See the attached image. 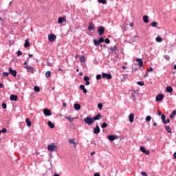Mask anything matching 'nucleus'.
<instances>
[{"label":"nucleus","mask_w":176,"mask_h":176,"mask_svg":"<svg viewBox=\"0 0 176 176\" xmlns=\"http://www.w3.org/2000/svg\"><path fill=\"white\" fill-rule=\"evenodd\" d=\"M137 85H138V86H144V85H145V82H144V81H138V82H137Z\"/></svg>","instance_id":"58836bf2"},{"label":"nucleus","mask_w":176,"mask_h":176,"mask_svg":"<svg viewBox=\"0 0 176 176\" xmlns=\"http://www.w3.org/2000/svg\"><path fill=\"white\" fill-rule=\"evenodd\" d=\"M101 129H100V126L96 125V127L94 129V134H100Z\"/></svg>","instance_id":"4468645a"},{"label":"nucleus","mask_w":176,"mask_h":176,"mask_svg":"<svg viewBox=\"0 0 176 176\" xmlns=\"http://www.w3.org/2000/svg\"><path fill=\"white\" fill-rule=\"evenodd\" d=\"M51 76H52V72H50V71L46 72L45 78H50Z\"/></svg>","instance_id":"72a5a7b5"},{"label":"nucleus","mask_w":176,"mask_h":176,"mask_svg":"<svg viewBox=\"0 0 176 176\" xmlns=\"http://www.w3.org/2000/svg\"><path fill=\"white\" fill-rule=\"evenodd\" d=\"M25 122H26L28 127H31L32 123L31 122V120H30V118H26Z\"/></svg>","instance_id":"a878e982"},{"label":"nucleus","mask_w":176,"mask_h":176,"mask_svg":"<svg viewBox=\"0 0 176 176\" xmlns=\"http://www.w3.org/2000/svg\"><path fill=\"white\" fill-rule=\"evenodd\" d=\"M84 80H85V82H87V81L90 80V78L87 76H85L84 77Z\"/></svg>","instance_id":"864d4df0"},{"label":"nucleus","mask_w":176,"mask_h":176,"mask_svg":"<svg viewBox=\"0 0 176 176\" xmlns=\"http://www.w3.org/2000/svg\"><path fill=\"white\" fill-rule=\"evenodd\" d=\"M93 42H94V45L95 46H100V45L101 44V43H100V41H99L98 40H97V39H94V40H93Z\"/></svg>","instance_id":"cd10ccee"},{"label":"nucleus","mask_w":176,"mask_h":176,"mask_svg":"<svg viewBox=\"0 0 176 176\" xmlns=\"http://www.w3.org/2000/svg\"><path fill=\"white\" fill-rule=\"evenodd\" d=\"M101 118V113H98L96 116H94V118H91L90 116L86 117L85 118H84V122L86 124H88V126H91V124L94 123V121L100 120Z\"/></svg>","instance_id":"f257e3e1"},{"label":"nucleus","mask_w":176,"mask_h":176,"mask_svg":"<svg viewBox=\"0 0 176 176\" xmlns=\"http://www.w3.org/2000/svg\"><path fill=\"white\" fill-rule=\"evenodd\" d=\"M141 175L142 176H148V175H146V173L145 172H144V171L141 172Z\"/></svg>","instance_id":"680f3d73"},{"label":"nucleus","mask_w":176,"mask_h":176,"mask_svg":"<svg viewBox=\"0 0 176 176\" xmlns=\"http://www.w3.org/2000/svg\"><path fill=\"white\" fill-rule=\"evenodd\" d=\"M173 87H171V86H168L166 88V93H173Z\"/></svg>","instance_id":"393cba45"},{"label":"nucleus","mask_w":176,"mask_h":176,"mask_svg":"<svg viewBox=\"0 0 176 176\" xmlns=\"http://www.w3.org/2000/svg\"><path fill=\"white\" fill-rule=\"evenodd\" d=\"M138 90H133V93L131 94V98L135 102L137 101V96L138 95Z\"/></svg>","instance_id":"0eeeda50"},{"label":"nucleus","mask_w":176,"mask_h":176,"mask_svg":"<svg viewBox=\"0 0 176 176\" xmlns=\"http://www.w3.org/2000/svg\"><path fill=\"white\" fill-rule=\"evenodd\" d=\"M66 21V19L64 16H60L58 19V24H63L64 22Z\"/></svg>","instance_id":"a211bd4d"},{"label":"nucleus","mask_w":176,"mask_h":176,"mask_svg":"<svg viewBox=\"0 0 176 176\" xmlns=\"http://www.w3.org/2000/svg\"><path fill=\"white\" fill-rule=\"evenodd\" d=\"M104 42H105L107 45H109V43H111V40H109V38H104Z\"/></svg>","instance_id":"de8ad7c7"},{"label":"nucleus","mask_w":176,"mask_h":176,"mask_svg":"<svg viewBox=\"0 0 176 176\" xmlns=\"http://www.w3.org/2000/svg\"><path fill=\"white\" fill-rule=\"evenodd\" d=\"M102 107H103L102 103L98 104V109H100V110L102 109Z\"/></svg>","instance_id":"5fc2aeb1"},{"label":"nucleus","mask_w":176,"mask_h":176,"mask_svg":"<svg viewBox=\"0 0 176 176\" xmlns=\"http://www.w3.org/2000/svg\"><path fill=\"white\" fill-rule=\"evenodd\" d=\"M107 138L109 141L113 142L115 141V140H118V138H119V136L116 135H109L107 136Z\"/></svg>","instance_id":"1a4fd4ad"},{"label":"nucleus","mask_w":176,"mask_h":176,"mask_svg":"<svg viewBox=\"0 0 176 176\" xmlns=\"http://www.w3.org/2000/svg\"><path fill=\"white\" fill-rule=\"evenodd\" d=\"M94 176H101V175H100V173H94Z\"/></svg>","instance_id":"338daca9"},{"label":"nucleus","mask_w":176,"mask_h":176,"mask_svg":"<svg viewBox=\"0 0 176 176\" xmlns=\"http://www.w3.org/2000/svg\"><path fill=\"white\" fill-rule=\"evenodd\" d=\"M151 27L156 28V27H157V22L153 21V22L151 23Z\"/></svg>","instance_id":"e433bc0d"},{"label":"nucleus","mask_w":176,"mask_h":176,"mask_svg":"<svg viewBox=\"0 0 176 176\" xmlns=\"http://www.w3.org/2000/svg\"><path fill=\"white\" fill-rule=\"evenodd\" d=\"M164 98V95L163 94H159L158 95H157L155 98V101L159 102L160 101H163Z\"/></svg>","instance_id":"6e6552de"},{"label":"nucleus","mask_w":176,"mask_h":176,"mask_svg":"<svg viewBox=\"0 0 176 176\" xmlns=\"http://www.w3.org/2000/svg\"><path fill=\"white\" fill-rule=\"evenodd\" d=\"M143 153H144L145 155H149V153H151V151L146 149V150H144V152Z\"/></svg>","instance_id":"4d7b16f0"},{"label":"nucleus","mask_w":176,"mask_h":176,"mask_svg":"<svg viewBox=\"0 0 176 176\" xmlns=\"http://www.w3.org/2000/svg\"><path fill=\"white\" fill-rule=\"evenodd\" d=\"M102 78L103 79H107V80H111L112 79V74L110 73H102Z\"/></svg>","instance_id":"20e7f679"},{"label":"nucleus","mask_w":176,"mask_h":176,"mask_svg":"<svg viewBox=\"0 0 176 176\" xmlns=\"http://www.w3.org/2000/svg\"><path fill=\"white\" fill-rule=\"evenodd\" d=\"M108 49L111 50L112 54H116V52L118 51V46L116 45L111 46L108 47Z\"/></svg>","instance_id":"9d476101"},{"label":"nucleus","mask_w":176,"mask_h":176,"mask_svg":"<svg viewBox=\"0 0 176 176\" xmlns=\"http://www.w3.org/2000/svg\"><path fill=\"white\" fill-rule=\"evenodd\" d=\"M135 61L137 62V63H138V65H139V67H143V65H144V61H142V59H141V58H136L135 59Z\"/></svg>","instance_id":"f3484780"},{"label":"nucleus","mask_w":176,"mask_h":176,"mask_svg":"<svg viewBox=\"0 0 176 176\" xmlns=\"http://www.w3.org/2000/svg\"><path fill=\"white\" fill-rule=\"evenodd\" d=\"M149 76V74H148V72L144 75V78L146 79V78H148Z\"/></svg>","instance_id":"052dcab7"},{"label":"nucleus","mask_w":176,"mask_h":176,"mask_svg":"<svg viewBox=\"0 0 176 176\" xmlns=\"http://www.w3.org/2000/svg\"><path fill=\"white\" fill-rule=\"evenodd\" d=\"M65 119H68L69 122H70V123H72V122H74V120H75V119H78V117H75V118H71L70 116H65Z\"/></svg>","instance_id":"5701e85b"},{"label":"nucleus","mask_w":176,"mask_h":176,"mask_svg":"<svg viewBox=\"0 0 176 176\" xmlns=\"http://www.w3.org/2000/svg\"><path fill=\"white\" fill-rule=\"evenodd\" d=\"M143 21L146 24H148V23H149V16H148V15H144L143 16Z\"/></svg>","instance_id":"4be33fe9"},{"label":"nucleus","mask_w":176,"mask_h":176,"mask_svg":"<svg viewBox=\"0 0 176 176\" xmlns=\"http://www.w3.org/2000/svg\"><path fill=\"white\" fill-rule=\"evenodd\" d=\"M163 123L164 124H167V123H170V118H167L166 120H165Z\"/></svg>","instance_id":"6e6d98bb"},{"label":"nucleus","mask_w":176,"mask_h":176,"mask_svg":"<svg viewBox=\"0 0 176 176\" xmlns=\"http://www.w3.org/2000/svg\"><path fill=\"white\" fill-rule=\"evenodd\" d=\"M56 34H53V33H51L48 35V41L49 42H54V41H56Z\"/></svg>","instance_id":"39448f33"},{"label":"nucleus","mask_w":176,"mask_h":176,"mask_svg":"<svg viewBox=\"0 0 176 176\" xmlns=\"http://www.w3.org/2000/svg\"><path fill=\"white\" fill-rule=\"evenodd\" d=\"M47 149L50 152H54V151H57V146L54 143H52L47 146Z\"/></svg>","instance_id":"f03ea898"},{"label":"nucleus","mask_w":176,"mask_h":176,"mask_svg":"<svg viewBox=\"0 0 176 176\" xmlns=\"http://www.w3.org/2000/svg\"><path fill=\"white\" fill-rule=\"evenodd\" d=\"M101 127H102V129H107L108 127V124H107V122H103L101 124Z\"/></svg>","instance_id":"4c0bfd02"},{"label":"nucleus","mask_w":176,"mask_h":176,"mask_svg":"<svg viewBox=\"0 0 176 176\" xmlns=\"http://www.w3.org/2000/svg\"><path fill=\"white\" fill-rule=\"evenodd\" d=\"M173 157H174V159H176V152H175V153H173Z\"/></svg>","instance_id":"774afa93"},{"label":"nucleus","mask_w":176,"mask_h":176,"mask_svg":"<svg viewBox=\"0 0 176 176\" xmlns=\"http://www.w3.org/2000/svg\"><path fill=\"white\" fill-rule=\"evenodd\" d=\"M156 42L160 43V42H163V38H162V37L160 36H157L155 38Z\"/></svg>","instance_id":"c9c22d12"},{"label":"nucleus","mask_w":176,"mask_h":176,"mask_svg":"<svg viewBox=\"0 0 176 176\" xmlns=\"http://www.w3.org/2000/svg\"><path fill=\"white\" fill-rule=\"evenodd\" d=\"M164 58H166L167 61H170V56L164 55Z\"/></svg>","instance_id":"603ef678"},{"label":"nucleus","mask_w":176,"mask_h":176,"mask_svg":"<svg viewBox=\"0 0 176 176\" xmlns=\"http://www.w3.org/2000/svg\"><path fill=\"white\" fill-rule=\"evenodd\" d=\"M0 131H1V133H3V134H5V133H8V129L6 128H3L2 130H1Z\"/></svg>","instance_id":"a18cd8bd"},{"label":"nucleus","mask_w":176,"mask_h":176,"mask_svg":"<svg viewBox=\"0 0 176 176\" xmlns=\"http://www.w3.org/2000/svg\"><path fill=\"white\" fill-rule=\"evenodd\" d=\"M140 68H141V67L138 66V64L135 63L132 66V72H137V71H138Z\"/></svg>","instance_id":"ddd939ff"},{"label":"nucleus","mask_w":176,"mask_h":176,"mask_svg":"<svg viewBox=\"0 0 176 176\" xmlns=\"http://www.w3.org/2000/svg\"><path fill=\"white\" fill-rule=\"evenodd\" d=\"M45 116H52V111L49 109H44L43 111Z\"/></svg>","instance_id":"9b49d317"},{"label":"nucleus","mask_w":176,"mask_h":176,"mask_svg":"<svg viewBox=\"0 0 176 176\" xmlns=\"http://www.w3.org/2000/svg\"><path fill=\"white\" fill-rule=\"evenodd\" d=\"M69 144H74V146H76V145H78V143L75 142L73 139H69Z\"/></svg>","instance_id":"f704fd0d"},{"label":"nucleus","mask_w":176,"mask_h":176,"mask_svg":"<svg viewBox=\"0 0 176 176\" xmlns=\"http://www.w3.org/2000/svg\"><path fill=\"white\" fill-rule=\"evenodd\" d=\"M30 41H28V40L26 39V40L25 41L24 47H30Z\"/></svg>","instance_id":"c85d7f7f"},{"label":"nucleus","mask_w":176,"mask_h":176,"mask_svg":"<svg viewBox=\"0 0 176 176\" xmlns=\"http://www.w3.org/2000/svg\"><path fill=\"white\" fill-rule=\"evenodd\" d=\"M80 63H86V58L85 56H81L80 58Z\"/></svg>","instance_id":"c756f323"},{"label":"nucleus","mask_w":176,"mask_h":176,"mask_svg":"<svg viewBox=\"0 0 176 176\" xmlns=\"http://www.w3.org/2000/svg\"><path fill=\"white\" fill-rule=\"evenodd\" d=\"M161 119H162V122L164 123V122L166 121V115L162 114V115L161 116Z\"/></svg>","instance_id":"a19ab883"},{"label":"nucleus","mask_w":176,"mask_h":176,"mask_svg":"<svg viewBox=\"0 0 176 176\" xmlns=\"http://www.w3.org/2000/svg\"><path fill=\"white\" fill-rule=\"evenodd\" d=\"M138 36H134L132 42H137V39H138Z\"/></svg>","instance_id":"8fccbe9b"},{"label":"nucleus","mask_w":176,"mask_h":176,"mask_svg":"<svg viewBox=\"0 0 176 176\" xmlns=\"http://www.w3.org/2000/svg\"><path fill=\"white\" fill-rule=\"evenodd\" d=\"M146 149V148H145V147L143 146H140V151H141L142 152V153H144V152H145Z\"/></svg>","instance_id":"09e8293b"},{"label":"nucleus","mask_w":176,"mask_h":176,"mask_svg":"<svg viewBox=\"0 0 176 176\" xmlns=\"http://www.w3.org/2000/svg\"><path fill=\"white\" fill-rule=\"evenodd\" d=\"M157 115H158V116H162V115H163V114L162 113L161 111H158Z\"/></svg>","instance_id":"0e129e2a"},{"label":"nucleus","mask_w":176,"mask_h":176,"mask_svg":"<svg viewBox=\"0 0 176 176\" xmlns=\"http://www.w3.org/2000/svg\"><path fill=\"white\" fill-rule=\"evenodd\" d=\"M101 78H102V76H101V74H97L96 75V80H100L101 79Z\"/></svg>","instance_id":"3c124183"},{"label":"nucleus","mask_w":176,"mask_h":176,"mask_svg":"<svg viewBox=\"0 0 176 176\" xmlns=\"http://www.w3.org/2000/svg\"><path fill=\"white\" fill-rule=\"evenodd\" d=\"M172 114H173V116H175L176 115V110H173L172 111Z\"/></svg>","instance_id":"69168bd1"},{"label":"nucleus","mask_w":176,"mask_h":176,"mask_svg":"<svg viewBox=\"0 0 176 176\" xmlns=\"http://www.w3.org/2000/svg\"><path fill=\"white\" fill-rule=\"evenodd\" d=\"M10 73L8 72H3V78H6V76H9Z\"/></svg>","instance_id":"c03bdc74"},{"label":"nucleus","mask_w":176,"mask_h":176,"mask_svg":"<svg viewBox=\"0 0 176 176\" xmlns=\"http://www.w3.org/2000/svg\"><path fill=\"white\" fill-rule=\"evenodd\" d=\"M5 87V85H3L2 82H0V89H3Z\"/></svg>","instance_id":"bf43d9fd"},{"label":"nucleus","mask_w":176,"mask_h":176,"mask_svg":"<svg viewBox=\"0 0 176 176\" xmlns=\"http://www.w3.org/2000/svg\"><path fill=\"white\" fill-rule=\"evenodd\" d=\"M129 120L130 123H133L134 122V113H131L129 116Z\"/></svg>","instance_id":"aec40b11"},{"label":"nucleus","mask_w":176,"mask_h":176,"mask_svg":"<svg viewBox=\"0 0 176 176\" xmlns=\"http://www.w3.org/2000/svg\"><path fill=\"white\" fill-rule=\"evenodd\" d=\"M89 85H90V81H85V86H89Z\"/></svg>","instance_id":"e2e57ef3"},{"label":"nucleus","mask_w":176,"mask_h":176,"mask_svg":"<svg viewBox=\"0 0 176 176\" xmlns=\"http://www.w3.org/2000/svg\"><path fill=\"white\" fill-rule=\"evenodd\" d=\"M153 72V67H150V68L147 69V72Z\"/></svg>","instance_id":"13d9d810"},{"label":"nucleus","mask_w":176,"mask_h":176,"mask_svg":"<svg viewBox=\"0 0 176 176\" xmlns=\"http://www.w3.org/2000/svg\"><path fill=\"white\" fill-rule=\"evenodd\" d=\"M47 125L49 126L50 129H54V124H53L52 121H47Z\"/></svg>","instance_id":"bb28decb"},{"label":"nucleus","mask_w":176,"mask_h":176,"mask_svg":"<svg viewBox=\"0 0 176 176\" xmlns=\"http://www.w3.org/2000/svg\"><path fill=\"white\" fill-rule=\"evenodd\" d=\"M8 72L9 74L14 76V78H16L17 76V71H16V69H13L12 67H9Z\"/></svg>","instance_id":"423d86ee"},{"label":"nucleus","mask_w":176,"mask_h":176,"mask_svg":"<svg viewBox=\"0 0 176 176\" xmlns=\"http://www.w3.org/2000/svg\"><path fill=\"white\" fill-rule=\"evenodd\" d=\"M122 78H121V81L126 82V79H127V78H129V74H124L122 75Z\"/></svg>","instance_id":"b1692460"},{"label":"nucleus","mask_w":176,"mask_h":176,"mask_svg":"<svg viewBox=\"0 0 176 176\" xmlns=\"http://www.w3.org/2000/svg\"><path fill=\"white\" fill-rule=\"evenodd\" d=\"M105 32V28L104 26H99L98 28V34L99 36H102Z\"/></svg>","instance_id":"7ed1b4c3"},{"label":"nucleus","mask_w":176,"mask_h":176,"mask_svg":"<svg viewBox=\"0 0 176 176\" xmlns=\"http://www.w3.org/2000/svg\"><path fill=\"white\" fill-rule=\"evenodd\" d=\"M104 39H105V38H104V37H100L98 39L99 43H102L104 42Z\"/></svg>","instance_id":"49530a36"},{"label":"nucleus","mask_w":176,"mask_h":176,"mask_svg":"<svg viewBox=\"0 0 176 176\" xmlns=\"http://www.w3.org/2000/svg\"><path fill=\"white\" fill-rule=\"evenodd\" d=\"M10 101H17L19 100V97L17 96V95H10Z\"/></svg>","instance_id":"2eb2a0df"},{"label":"nucleus","mask_w":176,"mask_h":176,"mask_svg":"<svg viewBox=\"0 0 176 176\" xmlns=\"http://www.w3.org/2000/svg\"><path fill=\"white\" fill-rule=\"evenodd\" d=\"M152 117L151 116H147L145 118L146 122H151Z\"/></svg>","instance_id":"ea45409f"},{"label":"nucleus","mask_w":176,"mask_h":176,"mask_svg":"<svg viewBox=\"0 0 176 176\" xmlns=\"http://www.w3.org/2000/svg\"><path fill=\"white\" fill-rule=\"evenodd\" d=\"M74 108L76 111H80V108H82V106L79 103H75Z\"/></svg>","instance_id":"6ab92c4d"},{"label":"nucleus","mask_w":176,"mask_h":176,"mask_svg":"<svg viewBox=\"0 0 176 176\" xmlns=\"http://www.w3.org/2000/svg\"><path fill=\"white\" fill-rule=\"evenodd\" d=\"M98 3H102V5H107V0H98Z\"/></svg>","instance_id":"473e14b6"},{"label":"nucleus","mask_w":176,"mask_h":176,"mask_svg":"<svg viewBox=\"0 0 176 176\" xmlns=\"http://www.w3.org/2000/svg\"><path fill=\"white\" fill-rule=\"evenodd\" d=\"M24 68L27 69L28 72H30L31 74H34V67L32 66L26 65L24 66Z\"/></svg>","instance_id":"f8f14e48"},{"label":"nucleus","mask_w":176,"mask_h":176,"mask_svg":"<svg viewBox=\"0 0 176 176\" xmlns=\"http://www.w3.org/2000/svg\"><path fill=\"white\" fill-rule=\"evenodd\" d=\"M80 89L82 91V93H84V94H87V89L85 87L84 85H80Z\"/></svg>","instance_id":"412c9836"},{"label":"nucleus","mask_w":176,"mask_h":176,"mask_svg":"<svg viewBox=\"0 0 176 176\" xmlns=\"http://www.w3.org/2000/svg\"><path fill=\"white\" fill-rule=\"evenodd\" d=\"M16 55H17L18 57H20V56L23 55V52L21 50H18L16 52Z\"/></svg>","instance_id":"37998d69"},{"label":"nucleus","mask_w":176,"mask_h":176,"mask_svg":"<svg viewBox=\"0 0 176 176\" xmlns=\"http://www.w3.org/2000/svg\"><path fill=\"white\" fill-rule=\"evenodd\" d=\"M95 27H96V25L93 24V22H89V25H88V30L89 31H94Z\"/></svg>","instance_id":"dca6fc26"},{"label":"nucleus","mask_w":176,"mask_h":176,"mask_svg":"<svg viewBox=\"0 0 176 176\" xmlns=\"http://www.w3.org/2000/svg\"><path fill=\"white\" fill-rule=\"evenodd\" d=\"M34 90L36 93H39V91H41V88H39L38 86H34Z\"/></svg>","instance_id":"2f4dec72"},{"label":"nucleus","mask_w":176,"mask_h":176,"mask_svg":"<svg viewBox=\"0 0 176 176\" xmlns=\"http://www.w3.org/2000/svg\"><path fill=\"white\" fill-rule=\"evenodd\" d=\"M165 129H166L167 133L171 134L172 131H171V128L170 127V126L166 125Z\"/></svg>","instance_id":"7c9ffc66"},{"label":"nucleus","mask_w":176,"mask_h":176,"mask_svg":"<svg viewBox=\"0 0 176 176\" xmlns=\"http://www.w3.org/2000/svg\"><path fill=\"white\" fill-rule=\"evenodd\" d=\"M1 107H2L3 109H6V108H8V104H6V102H3V103H2Z\"/></svg>","instance_id":"79ce46f5"}]
</instances>
